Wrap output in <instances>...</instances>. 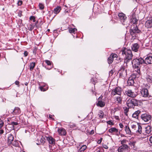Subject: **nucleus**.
Segmentation results:
<instances>
[{"mask_svg":"<svg viewBox=\"0 0 152 152\" xmlns=\"http://www.w3.org/2000/svg\"><path fill=\"white\" fill-rule=\"evenodd\" d=\"M107 124H109V125L113 124V122L110 121H107Z\"/></svg>","mask_w":152,"mask_h":152,"instance_id":"nucleus-47","label":"nucleus"},{"mask_svg":"<svg viewBox=\"0 0 152 152\" xmlns=\"http://www.w3.org/2000/svg\"><path fill=\"white\" fill-rule=\"evenodd\" d=\"M118 16L120 19L123 22H124L126 18L125 15L122 13H119L118 14Z\"/></svg>","mask_w":152,"mask_h":152,"instance_id":"nucleus-19","label":"nucleus"},{"mask_svg":"<svg viewBox=\"0 0 152 152\" xmlns=\"http://www.w3.org/2000/svg\"><path fill=\"white\" fill-rule=\"evenodd\" d=\"M103 147L104 148L106 149H107L108 148L107 146L105 144L103 145Z\"/></svg>","mask_w":152,"mask_h":152,"instance_id":"nucleus-46","label":"nucleus"},{"mask_svg":"<svg viewBox=\"0 0 152 152\" xmlns=\"http://www.w3.org/2000/svg\"><path fill=\"white\" fill-rule=\"evenodd\" d=\"M128 140H123L121 141V143L122 145H126L125 144L128 142Z\"/></svg>","mask_w":152,"mask_h":152,"instance_id":"nucleus-36","label":"nucleus"},{"mask_svg":"<svg viewBox=\"0 0 152 152\" xmlns=\"http://www.w3.org/2000/svg\"><path fill=\"white\" fill-rule=\"evenodd\" d=\"M140 47L139 45L137 43H136L132 45L131 47L132 49L135 52H137Z\"/></svg>","mask_w":152,"mask_h":152,"instance_id":"nucleus-13","label":"nucleus"},{"mask_svg":"<svg viewBox=\"0 0 152 152\" xmlns=\"http://www.w3.org/2000/svg\"><path fill=\"white\" fill-rule=\"evenodd\" d=\"M77 29L76 28H70L69 29V31L70 33H73Z\"/></svg>","mask_w":152,"mask_h":152,"instance_id":"nucleus-34","label":"nucleus"},{"mask_svg":"<svg viewBox=\"0 0 152 152\" xmlns=\"http://www.w3.org/2000/svg\"><path fill=\"white\" fill-rule=\"evenodd\" d=\"M145 26L147 28H151L152 27V18L150 19L145 22Z\"/></svg>","mask_w":152,"mask_h":152,"instance_id":"nucleus-14","label":"nucleus"},{"mask_svg":"<svg viewBox=\"0 0 152 152\" xmlns=\"http://www.w3.org/2000/svg\"><path fill=\"white\" fill-rule=\"evenodd\" d=\"M146 80L149 82H152V77L150 76H148L146 77Z\"/></svg>","mask_w":152,"mask_h":152,"instance_id":"nucleus-33","label":"nucleus"},{"mask_svg":"<svg viewBox=\"0 0 152 152\" xmlns=\"http://www.w3.org/2000/svg\"><path fill=\"white\" fill-rule=\"evenodd\" d=\"M138 20V18L137 17L135 14H133L131 16L130 22L133 24H136Z\"/></svg>","mask_w":152,"mask_h":152,"instance_id":"nucleus-9","label":"nucleus"},{"mask_svg":"<svg viewBox=\"0 0 152 152\" xmlns=\"http://www.w3.org/2000/svg\"><path fill=\"white\" fill-rule=\"evenodd\" d=\"M18 5L20 6L22 4V1H18Z\"/></svg>","mask_w":152,"mask_h":152,"instance_id":"nucleus-44","label":"nucleus"},{"mask_svg":"<svg viewBox=\"0 0 152 152\" xmlns=\"http://www.w3.org/2000/svg\"><path fill=\"white\" fill-rule=\"evenodd\" d=\"M113 73V71L112 70H111V71L110 72V74H111V75H112Z\"/></svg>","mask_w":152,"mask_h":152,"instance_id":"nucleus-57","label":"nucleus"},{"mask_svg":"<svg viewBox=\"0 0 152 152\" xmlns=\"http://www.w3.org/2000/svg\"><path fill=\"white\" fill-rule=\"evenodd\" d=\"M108 131L112 133H120V132H118V130L116 128L114 127L111 128L109 129Z\"/></svg>","mask_w":152,"mask_h":152,"instance_id":"nucleus-20","label":"nucleus"},{"mask_svg":"<svg viewBox=\"0 0 152 152\" xmlns=\"http://www.w3.org/2000/svg\"><path fill=\"white\" fill-rule=\"evenodd\" d=\"M94 134V130H92L91 131V132L90 133V134Z\"/></svg>","mask_w":152,"mask_h":152,"instance_id":"nucleus-58","label":"nucleus"},{"mask_svg":"<svg viewBox=\"0 0 152 152\" xmlns=\"http://www.w3.org/2000/svg\"><path fill=\"white\" fill-rule=\"evenodd\" d=\"M91 81L94 82V80L93 78H92L91 79Z\"/></svg>","mask_w":152,"mask_h":152,"instance_id":"nucleus-62","label":"nucleus"},{"mask_svg":"<svg viewBox=\"0 0 152 152\" xmlns=\"http://www.w3.org/2000/svg\"><path fill=\"white\" fill-rule=\"evenodd\" d=\"M102 139L101 138L100 140H99L98 141V142L99 143H100L101 142H102Z\"/></svg>","mask_w":152,"mask_h":152,"instance_id":"nucleus-56","label":"nucleus"},{"mask_svg":"<svg viewBox=\"0 0 152 152\" xmlns=\"http://www.w3.org/2000/svg\"><path fill=\"white\" fill-rule=\"evenodd\" d=\"M122 92V89L119 87L116 88L115 89H113L112 91V94L113 96L116 94H118L119 95H121Z\"/></svg>","mask_w":152,"mask_h":152,"instance_id":"nucleus-5","label":"nucleus"},{"mask_svg":"<svg viewBox=\"0 0 152 152\" xmlns=\"http://www.w3.org/2000/svg\"><path fill=\"white\" fill-rule=\"evenodd\" d=\"M96 104L98 106H99L101 107H103L105 105V103L102 101H98Z\"/></svg>","mask_w":152,"mask_h":152,"instance_id":"nucleus-24","label":"nucleus"},{"mask_svg":"<svg viewBox=\"0 0 152 152\" xmlns=\"http://www.w3.org/2000/svg\"><path fill=\"white\" fill-rule=\"evenodd\" d=\"M58 131L59 134L61 135H65L66 134V131L63 128L58 129Z\"/></svg>","mask_w":152,"mask_h":152,"instance_id":"nucleus-16","label":"nucleus"},{"mask_svg":"<svg viewBox=\"0 0 152 152\" xmlns=\"http://www.w3.org/2000/svg\"><path fill=\"white\" fill-rule=\"evenodd\" d=\"M138 101L135 99L132 98L127 99L126 104L129 108H134V106L138 105Z\"/></svg>","mask_w":152,"mask_h":152,"instance_id":"nucleus-4","label":"nucleus"},{"mask_svg":"<svg viewBox=\"0 0 152 152\" xmlns=\"http://www.w3.org/2000/svg\"><path fill=\"white\" fill-rule=\"evenodd\" d=\"M122 54L124 56H125L124 63L127 64L129 61L131 60L133 55L132 51L130 50L124 48L122 50Z\"/></svg>","mask_w":152,"mask_h":152,"instance_id":"nucleus-2","label":"nucleus"},{"mask_svg":"<svg viewBox=\"0 0 152 152\" xmlns=\"http://www.w3.org/2000/svg\"><path fill=\"white\" fill-rule=\"evenodd\" d=\"M13 112H14L16 114H19L20 113V110L19 107H16L14 110Z\"/></svg>","mask_w":152,"mask_h":152,"instance_id":"nucleus-27","label":"nucleus"},{"mask_svg":"<svg viewBox=\"0 0 152 152\" xmlns=\"http://www.w3.org/2000/svg\"><path fill=\"white\" fill-rule=\"evenodd\" d=\"M129 146L127 145H122L118 148V152H123L125 150H128Z\"/></svg>","mask_w":152,"mask_h":152,"instance_id":"nucleus-10","label":"nucleus"},{"mask_svg":"<svg viewBox=\"0 0 152 152\" xmlns=\"http://www.w3.org/2000/svg\"><path fill=\"white\" fill-rule=\"evenodd\" d=\"M119 126L121 128H122L123 127H124V126L123 125V124L121 123H120L119 124Z\"/></svg>","mask_w":152,"mask_h":152,"instance_id":"nucleus-50","label":"nucleus"},{"mask_svg":"<svg viewBox=\"0 0 152 152\" xmlns=\"http://www.w3.org/2000/svg\"><path fill=\"white\" fill-rule=\"evenodd\" d=\"M96 152H102L100 151L99 149L97 150Z\"/></svg>","mask_w":152,"mask_h":152,"instance_id":"nucleus-59","label":"nucleus"},{"mask_svg":"<svg viewBox=\"0 0 152 152\" xmlns=\"http://www.w3.org/2000/svg\"><path fill=\"white\" fill-rule=\"evenodd\" d=\"M4 124V123L0 119V128L3 126Z\"/></svg>","mask_w":152,"mask_h":152,"instance_id":"nucleus-42","label":"nucleus"},{"mask_svg":"<svg viewBox=\"0 0 152 152\" xmlns=\"http://www.w3.org/2000/svg\"><path fill=\"white\" fill-rule=\"evenodd\" d=\"M65 12H68V11H66V10H65Z\"/></svg>","mask_w":152,"mask_h":152,"instance_id":"nucleus-64","label":"nucleus"},{"mask_svg":"<svg viewBox=\"0 0 152 152\" xmlns=\"http://www.w3.org/2000/svg\"><path fill=\"white\" fill-rule=\"evenodd\" d=\"M127 84L129 86L132 85L134 84V81L132 78L129 77L127 81Z\"/></svg>","mask_w":152,"mask_h":152,"instance_id":"nucleus-22","label":"nucleus"},{"mask_svg":"<svg viewBox=\"0 0 152 152\" xmlns=\"http://www.w3.org/2000/svg\"><path fill=\"white\" fill-rule=\"evenodd\" d=\"M115 118L116 119H118V116H115Z\"/></svg>","mask_w":152,"mask_h":152,"instance_id":"nucleus-60","label":"nucleus"},{"mask_svg":"<svg viewBox=\"0 0 152 152\" xmlns=\"http://www.w3.org/2000/svg\"><path fill=\"white\" fill-rule=\"evenodd\" d=\"M34 28L33 26L31 24L29 25L28 27V29L29 30L31 31Z\"/></svg>","mask_w":152,"mask_h":152,"instance_id":"nucleus-40","label":"nucleus"},{"mask_svg":"<svg viewBox=\"0 0 152 152\" xmlns=\"http://www.w3.org/2000/svg\"><path fill=\"white\" fill-rule=\"evenodd\" d=\"M135 143V142L133 141L132 142H131L129 143V144L131 146H133L134 147Z\"/></svg>","mask_w":152,"mask_h":152,"instance_id":"nucleus-38","label":"nucleus"},{"mask_svg":"<svg viewBox=\"0 0 152 152\" xmlns=\"http://www.w3.org/2000/svg\"><path fill=\"white\" fill-rule=\"evenodd\" d=\"M115 100V102H116L118 103L121 104L122 103V98L121 96H119L116 97Z\"/></svg>","mask_w":152,"mask_h":152,"instance_id":"nucleus-25","label":"nucleus"},{"mask_svg":"<svg viewBox=\"0 0 152 152\" xmlns=\"http://www.w3.org/2000/svg\"><path fill=\"white\" fill-rule=\"evenodd\" d=\"M18 124V123L17 122H11L10 125H12V127L13 129H14V126L17 125Z\"/></svg>","mask_w":152,"mask_h":152,"instance_id":"nucleus-35","label":"nucleus"},{"mask_svg":"<svg viewBox=\"0 0 152 152\" xmlns=\"http://www.w3.org/2000/svg\"><path fill=\"white\" fill-rule=\"evenodd\" d=\"M39 6L41 10H42L44 8V6L43 4L41 3H39Z\"/></svg>","mask_w":152,"mask_h":152,"instance_id":"nucleus-37","label":"nucleus"},{"mask_svg":"<svg viewBox=\"0 0 152 152\" xmlns=\"http://www.w3.org/2000/svg\"><path fill=\"white\" fill-rule=\"evenodd\" d=\"M30 19L31 20H32L33 22H35L36 20L35 19V18L34 16H31L30 17Z\"/></svg>","mask_w":152,"mask_h":152,"instance_id":"nucleus-39","label":"nucleus"},{"mask_svg":"<svg viewBox=\"0 0 152 152\" xmlns=\"http://www.w3.org/2000/svg\"><path fill=\"white\" fill-rule=\"evenodd\" d=\"M141 95L143 97H146L150 96L148 90L146 88H143L141 91Z\"/></svg>","mask_w":152,"mask_h":152,"instance_id":"nucleus-12","label":"nucleus"},{"mask_svg":"<svg viewBox=\"0 0 152 152\" xmlns=\"http://www.w3.org/2000/svg\"><path fill=\"white\" fill-rule=\"evenodd\" d=\"M104 113L102 111H99L98 113V115L99 117L100 118H103V116L104 115Z\"/></svg>","mask_w":152,"mask_h":152,"instance_id":"nucleus-31","label":"nucleus"},{"mask_svg":"<svg viewBox=\"0 0 152 152\" xmlns=\"http://www.w3.org/2000/svg\"><path fill=\"white\" fill-rule=\"evenodd\" d=\"M14 137L12 134L9 135L7 138L8 144L10 145L12 143V142L13 141Z\"/></svg>","mask_w":152,"mask_h":152,"instance_id":"nucleus-15","label":"nucleus"},{"mask_svg":"<svg viewBox=\"0 0 152 152\" xmlns=\"http://www.w3.org/2000/svg\"><path fill=\"white\" fill-rule=\"evenodd\" d=\"M45 62L48 65H51V62L50 61L48 60H45Z\"/></svg>","mask_w":152,"mask_h":152,"instance_id":"nucleus-41","label":"nucleus"},{"mask_svg":"<svg viewBox=\"0 0 152 152\" xmlns=\"http://www.w3.org/2000/svg\"><path fill=\"white\" fill-rule=\"evenodd\" d=\"M61 10V7L59 6H58L54 9V13L56 14L58 13Z\"/></svg>","mask_w":152,"mask_h":152,"instance_id":"nucleus-26","label":"nucleus"},{"mask_svg":"<svg viewBox=\"0 0 152 152\" xmlns=\"http://www.w3.org/2000/svg\"><path fill=\"white\" fill-rule=\"evenodd\" d=\"M110 56L113 57V58H117V55L115 54H112Z\"/></svg>","mask_w":152,"mask_h":152,"instance_id":"nucleus-43","label":"nucleus"},{"mask_svg":"<svg viewBox=\"0 0 152 152\" xmlns=\"http://www.w3.org/2000/svg\"><path fill=\"white\" fill-rule=\"evenodd\" d=\"M47 139L50 144H53L55 143V140L53 137H47Z\"/></svg>","mask_w":152,"mask_h":152,"instance_id":"nucleus-21","label":"nucleus"},{"mask_svg":"<svg viewBox=\"0 0 152 152\" xmlns=\"http://www.w3.org/2000/svg\"><path fill=\"white\" fill-rule=\"evenodd\" d=\"M145 62L147 64H152V53L149 54L145 58Z\"/></svg>","mask_w":152,"mask_h":152,"instance_id":"nucleus-11","label":"nucleus"},{"mask_svg":"<svg viewBox=\"0 0 152 152\" xmlns=\"http://www.w3.org/2000/svg\"><path fill=\"white\" fill-rule=\"evenodd\" d=\"M49 117L50 118H52V116L51 115H49Z\"/></svg>","mask_w":152,"mask_h":152,"instance_id":"nucleus-61","label":"nucleus"},{"mask_svg":"<svg viewBox=\"0 0 152 152\" xmlns=\"http://www.w3.org/2000/svg\"><path fill=\"white\" fill-rule=\"evenodd\" d=\"M24 54L25 56H26L28 55V53L27 51H25L24 52Z\"/></svg>","mask_w":152,"mask_h":152,"instance_id":"nucleus-48","label":"nucleus"},{"mask_svg":"<svg viewBox=\"0 0 152 152\" xmlns=\"http://www.w3.org/2000/svg\"><path fill=\"white\" fill-rule=\"evenodd\" d=\"M148 128H149V129H150V127H149L148 128H146V132L147 133H148V134H149V133H150V131H149L148 130H147V129H148Z\"/></svg>","mask_w":152,"mask_h":152,"instance_id":"nucleus-54","label":"nucleus"},{"mask_svg":"<svg viewBox=\"0 0 152 152\" xmlns=\"http://www.w3.org/2000/svg\"><path fill=\"white\" fill-rule=\"evenodd\" d=\"M15 84L16 85H18L19 84V82L18 81H16L15 82Z\"/></svg>","mask_w":152,"mask_h":152,"instance_id":"nucleus-53","label":"nucleus"},{"mask_svg":"<svg viewBox=\"0 0 152 152\" xmlns=\"http://www.w3.org/2000/svg\"><path fill=\"white\" fill-rule=\"evenodd\" d=\"M27 84H28V83H25V85L27 86Z\"/></svg>","mask_w":152,"mask_h":152,"instance_id":"nucleus-63","label":"nucleus"},{"mask_svg":"<svg viewBox=\"0 0 152 152\" xmlns=\"http://www.w3.org/2000/svg\"><path fill=\"white\" fill-rule=\"evenodd\" d=\"M131 128L133 134L135 132L139 134L142 133V127L141 126L138 124L135 123H132L131 124Z\"/></svg>","mask_w":152,"mask_h":152,"instance_id":"nucleus-3","label":"nucleus"},{"mask_svg":"<svg viewBox=\"0 0 152 152\" xmlns=\"http://www.w3.org/2000/svg\"><path fill=\"white\" fill-rule=\"evenodd\" d=\"M40 89L41 91H46V90L44 89V88H43V87H40Z\"/></svg>","mask_w":152,"mask_h":152,"instance_id":"nucleus-51","label":"nucleus"},{"mask_svg":"<svg viewBox=\"0 0 152 152\" xmlns=\"http://www.w3.org/2000/svg\"><path fill=\"white\" fill-rule=\"evenodd\" d=\"M125 130L127 134L129 135H132L133 134L131 129H130L127 126H125Z\"/></svg>","mask_w":152,"mask_h":152,"instance_id":"nucleus-17","label":"nucleus"},{"mask_svg":"<svg viewBox=\"0 0 152 152\" xmlns=\"http://www.w3.org/2000/svg\"><path fill=\"white\" fill-rule=\"evenodd\" d=\"M141 118L145 122H147L151 119V115L147 114H144L141 115Z\"/></svg>","mask_w":152,"mask_h":152,"instance_id":"nucleus-8","label":"nucleus"},{"mask_svg":"<svg viewBox=\"0 0 152 152\" xmlns=\"http://www.w3.org/2000/svg\"><path fill=\"white\" fill-rule=\"evenodd\" d=\"M149 140L151 143H152V136L150 137L149 139Z\"/></svg>","mask_w":152,"mask_h":152,"instance_id":"nucleus-55","label":"nucleus"},{"mask_svg":"<svg viewBox=\"0 0 152 152\" xmlns=\"http://www.w3.org/2000/svg\"><path fill=\"white\" fill-rule=\"evenodd\" d=\"M44 137H42L40 140V142L42 143H43L44 142Z\"/></svg>","mask_w":152,"mask_h":152,"instance_id":"nucleus-45","label":"nucleus"},{"mask_svg":"<svg viewBox=\"0 0 152 152\" xmlns=\"http://www.w3.org/2000/svg\"><path fill=\"white\" fill-rule=\"evenodd\" d=\"M140 110H137L135 111L132 115V116L133 118H138V117L139 114L140 113Z\"/></svg>","mask_w":152,"mask_h":152,"instance_id":"nucleus-23","label":"nucleus"},{"mask_svg":"<svg viewBox=\"0 0 152 152\" xmlns=\"http://www.w3.org/2000/svg\"><path fill=\"white\" fill-rule=\"evenodd\" d=\"M113 57L112 56H110V57H109L108 59V63L109 64H111L112 63L113 61Z\"/></svg>","mask_w":152,"mask_h":152,"instance_id":"nucleus-32","label":"nucleus"},{"mask_svg":"<svg viewBox=\"0 0 152 152\" xmlns=\"http://www.w3.org/2000/svg\"><path fill=\"white\" fill-rule=\"evenodd\" d=\"M125 93L128 96L132 98L135 97L137 95L135 93L132 91L130 90L125 91Z\"/></svg>","mask_w":152,"mask_h":152,"instance_id":"nucleus-7","label":"nucleus"},{"mask_svg":"<svg viewBox=\"0 0 152 152\" xmlns=\"http://www.w3.org/2000/svg\"><path fill=\"white\" fill-rule=\"evenodd\" d=\"M140 31V30L138 29L137 26H136L134 28L130 31V33L131 35H132L135 33H139Z\"/></svg>","mask_w":152,"mask_h":152,"instance_id":"nucleus-18","label":"nucleus"},{"mask_svg":"<svg viewBox=\"0 0 152 152\" xmlns=\"http://www.w3.org/2000/svg\"><path fill=\"white\" fill-rule=\"evenodd\" d=\"M86 145H83L78 151V152H83L86 149Z\"/></svg>","mask_w":152,"mask_h":152,"instance_id":"nucleus-28","label":"nucleus"},{"mask_svg":"<svg viewBox=\"0 0 152 152\" xmlns=\"http://www.w3.org/2000/svg\"><path fill=\"white\" fill-rule=\"evenodd\" d=\"M69 126L71 128L73 127H74L75 126V125L74 124H72V125L70 124Z\"/></svg>","mask_w":152,"mask_h":152,"instance_id":"nucleus-52","label":"nucleus"},{"mask_svg":"<svg viewBox=\"0 0 152 152\" xmlns=\"http://www.w3.org/2000/svg\"><path fill=\"white\" fill-rule=\"evenodd\" d=\"M35 65V64L34 62H32L30 64V68L31 70H32Z\"/></svg>","mask_w":152,"mask_h":152,"instance_id":"nucleus-30","label":"nucleus"},{"mask_svg":"<svg viewBox=\"0 0 152 152\" xmlns=\"http://www.w3.org/2000/svg\"><path fill=\"white\" fill-rule=\"evenodd\" d=\"M119 72L120 76L123 78H125L127 75L126 70L123 67L121 68Z\"/></svg>","mask_w":152,"mask_h":152,"instance_id":"nucleus-6","label":"nucleus"},{"mask_svg":"<svg viewBox=\"0 0 152 152\" xmlns=\"http://www.w3.org/2000/svg\"><path fill=\"white\" fill-rule=\"evenodd\" d=\"M144 60L141 58L135 59L132 61L133 66L137 72L136 77H138L141 75L140 66V64L144 62Z\"/></svg>","mask_w":152,"mask_h":152,"instance_id":"nucleus-1","label":"nucleus"},{"mask_svg":"<svg viewBox=\"0 0 152 152\" xmlns=\"http://www.w3.org/2000/svg\"><path fill=\"white\" fill-rule=\"evenodd\" d=\"M22 12L21 11H20L18 13V15L20 17L22 15Z\"/></svg>","mask_w":152,"mask_h":152,"instance_id":"nucleus-49","label":"nucleus"},{"mask_svg":"<svg viewBox=\"0 0 152 152\" xmlns=\"http://www.w3.org/2000/svg\"><path fill=\"white\" fill-rule=\"evenodd\" d=\"M11 144H12L13 146L15 147L18 146L19 145L18 142L16 140L13 141Z\"/></svg>","mask_w":152,"mask_h":152,"instance_id":"nucleus-29","label":"nucleus"}]
</instances>
